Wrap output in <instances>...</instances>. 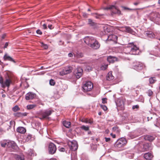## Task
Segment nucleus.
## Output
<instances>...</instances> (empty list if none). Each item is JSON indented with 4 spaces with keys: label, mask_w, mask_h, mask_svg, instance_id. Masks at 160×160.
I'll use <instances>...</instances> for the list:
<instances>
[{
    "label": "nucleus",
    "mask_w": 160,
    "mask_h": 160,
    "mask_svg": "<svg viewBox=\"0 0 160 160\" xmlns=\"http://www.w3.org/2000/svg\"><path fill=\"white\" fill-rule=\"evenodd\" d=\"M127 53L131 54L138 55L141 52L138 47L132 43H129L126 48Z\"/></svg>",
    "instance_id": "obj_1"
},
{
    "label": "nucleus",
    "mask_w": 160,
    "mask_h": 160,
    "mask_svg": "<svg viewBox=\"0 0 160 160\" xmlns=\"http://www.w3.org/2000/svg\"><path fill=\"white\" fill-rule=\"evenodd\" d=\"M11 83V78L9 76L6 77L5 80H3L2 78H0V83L2 87L3 88H5L6 87H9Z\"/></svg>",
    "instance_id": "obj_2"
},
{
    "label": "nucleus",
    "mask_w": 160,
    "mask_h": 160,
    "mask_svg": "<svg viewBox=\"0 0 160 160\" xmlns=\"http://www.w3.org/2000/svg\"><path fill=\"white\" fill-rule=\"evenodd\" d=\"M132 67L134 69L137 71H140L144 69H146V66L144 64L139 62H133Z\"/></svg>",
    "instance_id": "obj_3"
},
{
    "label": "nucleus",
    "mask_w": 160,
    "mask_h": 160,
    "mask_svg": "<svg viewBox=\"0 0 160 160\" xmlns=\"http://www.w3.org/2000/svg\"><path fill=\"white\" fill-rule=\"evenodd\" d=\"M54 111L51 109H48L44 111H41L39 113L40 115L42 116L41 118H39L41 119L47 118L48 116L50 115Z\"/></svg>",
    "instance_id": "obj_4"
},
{
    "label": "nucleus",
    "mask_w": 160,
    "mask_h": 160,
    "mask_svg": "<svg viewBox=\"0 0 160 160\" xmlns=\"http://www.w3.org/2000/svg\"><path fill=\"white\" fill-rule=\"evenodd\" d=\"M93 88V85L92 82L89 81L86 82L82 86V88L83 92H87L91 91Z\"/></svg>",
    "instance_id": "obj_5"
},
{
    "label": "nucleus",
    "mask_w": 160,
    "mask_h": 160,
    "mask_svg": "<svg viewBox=\"0 0 160 160\" xmlns=\"http://www.w3.org/2000/svg\"><path fill=\"white\" fill-rule=\"evenodd\" d=\"M127 143L126 140L124 138H121L118 139L115 144V146L117 148H121L125 146Z\"/></svg>",
    "instance_id": "obj_6"
},
{
    "label": "nucleus",
    "mask_w": 160,
    "mask_h": 160,
    "mask_svg": "<svg viewBox=\"0 0 160 160\" xmlns=\"http://www.w3.org/2000/svg\"><path fill=\"white\" fill-rule=\"evenodd\" d=\"M150 18L152 21L158 22L160 19V14L157 12H152L150 15Z\"/></svg>",
    "instance_id": "obj_7"
},
{
    "label": "nucleus",
    "mask_w": 160,
    "mask_h": 160,
    "mask_svg": "<svg viewBox=\"0 0 160 160\" xmlns=\"http://www.w3.org/2000/svg\"><path fill=\"white\" fill-rule=\"evenodd\" d=\"M105 10H110L113 13L120 14L121 11L118 10V8L115 6L111 5L104 8Z\"/></svg>",
    "instance_id": "obj_8"
},
{
    "label": "nucleus",
    "mask_w": 160,
    "mask_h": 160,
    "mask_svg": "<svg viewBox=\"0 0 160 160\" xmlns=\"http://www.w3.org/2000/svg\"><path fill=\"white\" fill-rule=\"evenodd\" d=\"M72 68L71 67H66L64 68L62 71L59 72V75L61 76H63L69 74L72 72Z\"/></svg>",
    "instance_id": "obj_9"
},
{
    "label": "nucleus",
    "mask_w": 160,
    "mask_h": 160,
    "mask_svg": "<svg viewBox=\"0 0 160 160\" xmlns=\"http://www.w3.org/2000/svg\"><path fill=\"white\" fill-rule=\"evenodd\" d=\"M68 146L70 150L73 151L77 150L78 148L77 142L75 141L69 142Z\"/></svg>",
    "instance_id": "obj_10"
},
{
    "label": "nucleus",
    "mask_w": 160,
    "mask_h": 160,
    "mask_svg": "<svg viewBox=\"0 0 160 160\" xmlns=\"http://www.w3.org/2000/svg\"><path fill=\"white\" fill-rule=\"evenodd\" d=\"M7 150L9 151H11L12 149H15L17 147L16 143L13 141L8 140Z\"/></svg>",
    "instance_id": "obj_11"
},
{
    "label": "nucleus",
    "mask_w": 160,
    "mask_h": 160,
    "mask_svg": "<svg viewBox=\"0 0 160 160\" xmlns=\"http://www.w3.org/2000/svg\"><path fill=\"white\" fill-rule=\"evenodd\" d=\"M96 38L92 37L87 36L84 38V42L89 46L92 45V42L95 40Z\"/></svg>",
    "instance_id": "obj_12"
},
{
    "label": "nucleus",
    "mask_w": 160,
    "mask_h": 160,
    "mask_svg": "<svg viewBox=\"0 0 160 160\" xmlns=\"http://www.w3.org/2000/svg\"><path fill=\"white\" fill-rule=\"evenodd\" d=\"M57 150L56 146L53 143H50L49 145L48 151L50 154H54Z\"/></svg>",
    "instance_id": "obj_13"
},
{
    "label": "nucleus",
    "mask_w": 160,
    "mask_h": 160,
    "mask_svg": "<svg viewBox=\"0 0 160 160\" xmlns=\"http://www.w3.org/2000/svg\"><path fill=\"white\" fill-rule=\"evenodd\" d=\"M36 94L32 92H29L27 93L25 96V98L27 100L36 99Z\"/></svg>",
    "instance_id": "obj_14"
},
{
    "label": "nucleus",
    "mask_w": 160,
    "mask_h": 160,
    "mask_svg": "<svg viewBox=\"0 0 160 160\" xmlns=\"http://www.w3.org/2000/svg\"><path fill=\"white\" fill-rule=\"evenodd\" d=\"M83 70L80 67H78L75 70V75L77 78H79L82 75Z\"/></svg>",
    "instance_id": "obj_15"
},
{
    "label": "nucleus",
    "mask_w": 160,
    "mask_h": 160,
    "mask_svg": "<svg viewBox=\"0 0 160 160\" xmlns=\"http://www.w3.org/2000/svg\"><path fill=\"white\" fill-rule=\"evenodd\" d=\"M107 40L108 41H112L115 43H116L117 42L118 37L117 36L115 35H110L108 36V38Z\"/></svg>",
    "instance_id": "obj_16"
},
{
    "label": "nucleus",
    "mask_w": 160,
    "mask_h": 160,
    "mask_svg": "<svg viewBox=\"0 0 160 160\" xmlns=\"http://www.w3.org/2000/svg\"><path fill=\"white\" fill-rule=\"evenodd\" d=\"M94 41L92 42V45H90V47L94 49H98L100 47V44L96 39Z\"/></svg>",
    "instance_id": "obj_17"
},
{
    "label": "nucleus",
    "mask_w": 160,
    "mask_h": 160,
    "mask_svg": "<svg viewBox=\"0 0 160 160\" xmlns=\"http://www.w3.org/2000/svg\"><path fill=\"white\" fill-rule=\"evenodd\" d=\"M152 148L150 144L146 143L143 144L142 148V151L146 152L152 149Z\"/></svg>",
    "instance_id": "obj_18"
},
{
    "label": "nucleus",
    "mask_w": 160,
    "mask_h": 160,
    "mask_svg": "<svg viewBox=\"0 0 160 160\" xmlns=\"http://www.w3.org/2000/svg\"><path fill=\"white\" fill-rule=\"evenodd\" d=\"M3 59L4 61H8L12 62L14 63L16 62V61L11 57L9 56L7 53H6L3 56Z\"/></svg>",
    "instance_id": "obj_19"
},
{
    "label": "nucleus",
    "mask_w": 160,
    "mask_h": 160,
    "mask_svg": "<svg viewBox=\"0 0 160 160\" xmlns=\"http://www.w3.org/2000/svg\"><path fill=\"white\" fill-rule=\"evenodd\" d=\"M144 157L147 160H152L153 155L150 152H147L144 154Z\"/></svg>",
    "instance_id": "obj_20"
},
{
    "label": "nucleus",
    "mask_w": 160,
    "mask_h": 160,
    "mask_svg": "<svg viewBox=\"0 0 160 160\" xmlns=\"http://www.w3.org/2000/svg\"><path fill=\"white\" fill-rule=\"evenodd\" d=\"M17 131L18 132L23 134L26 132V129L23 127H19L17 128Z\"/></svg>",
    "instance_id": "obj_21"
},
{
    "label": "nucleus",
    "mask_w": 160,
    "mask_h": 160,
    "mask_svg": "<svg viewBox=\"0 0 160 160\" xmlns=\"http://www.w3.org/2000/svg\"><path fill=\"white\" fill-rule=\"evenodd\" d=\"M113 78L114 77L112 75V72H109L107 76V80L108 81H110L112 80Z\"/></svg>",
    "instance_id": "obj_22"
},
{
    "label": "nucleus",
    "mask_w": 160,
    "mask_h": 160,
    "mask_svg": "<svg viewBox=\"0 0 160 160\" xmlns=\"http://www.w3.org/2000/svg\"><path fill=\"white\" fill-rule=\"evenodd\" d=\"M144 138L145 140L150 142H151L154 139V138L153 136L150 135H146L144 136Z\"/></svg>",
    "instance_id": "obj_23"
},
{
    "label": "nucleus",
    "mask_w": 160,
    "mask_h": 160,
    "mask_svg": "<svg viewBox=\"0 0 160 160\" xmlns=\"http://www.w3.org/2000/svg\"><path fill=\"white\" fill-rule=\"evenodd\" d=\"M8 141V140H5L2 141L0 142L1 146L2 147H6L7 148Z\"/></svg>",
    "instance_id": "obj_24"
},
{
    "label": "nucleus",
    "mask_w": 160,
    "mask_h": 160,
    "mask_svg": "<svg viewBox=\"0 0 160 160\" xmlns=\"http://www.w3.org/2000/svg\"><path fill=\"white\" fill-rule=\"evenodd\" d=\"M123 101H115V103L118 107H121L122 108L123 105Z\"/></svg>",
    "instance_id": "obj_25"
},
{
    "label": "nucleus",
    "mask_w": 160,
    "mask_h": 160,
    "mask_svg": "<svg viewBox=\"0 0 160 160\" xmlns=\"http://www.w3.org/2000/svg\"><path fill=\"white\" fill-rule=\"evenodd\" d=\"M15 158L16 160H24V156L22 155H16Z\"/></svg>",
    "instance_id": "obj_26"
},
{
    "label": "nucleus",
    "mask_w": 160,
    "mask_h": 160,
    "mask_svg": "<svg viewBox=\"0 0 160 160\" xmlns=\"http://www.w3.org/2000/svg\"><path fill=\"white\" fill-rule=\"evenodd\" d=\"M123 30L127 32L131 33L133 32L132 30L129 27L127 26L123 28Z\"/></svg>",
    "instance_id": "obj_27"
},
{
    "label": "nucleus",
    "mask_w": 160,
    "mask_h": 160,
    "mask_svg": "<svg viewBox=\"0 0 160 160\" xmlns=\"http://www.w3.org/2000/svg\"><path fill=\"white\" fill-rule=\"evenodd\" d=\"M63 125L67 128H70L71 125V122H70L64 121L63 122Z\"/></svg>",
    "instance_id": "obj_28"
},
{
    "label": "nucleus",
    "mask_w": 160,
    "mask_h": 160,
    "mask_svg": "<svg viewBox=\"0 0 160 160\" xmlns=\"http://www.w3.org/2000/svg\"><path fill=\"white\" fill-rule=\"evenodd\" d=\"M146 34L148 38H153L155 37V34L151 32H147Z\"/></svg>",
    "instance_id": "obj_29"
},
{
    "label": "nucleus",
    "mask_w": 160,
    "mask_h": 160,
    "mask_svg": "<svg viewBox=\"0 0 160 160\" xmlns=\"http://www.w3.org/2000/svg\"><path fill=\"white\" fill-rule=\"evenodd\" d=\"M88 24L91 26H94L96 25V23L91 19H88Z\"/></svg>",
    "instance_id": "obj_30"
},
{
    "label": "nucleus",
    "mask_w": 160,
    "mask_h": 160,
    "mask_svg": "<svg viewBox=\"0 0 160 160\" xmlns=\"http://www.w3.org/2000/svg\"><path fill=\"white\" fill-rule=\"evenodd\" d=\"M36 106L35 104L29 105L27 106V108L28 109H33Z\"/></svg>",
    "instance_id": "obj_31"
},
{
    "label": "nucleus",
    "mask_w": 160,
    "mask_h": 160,
    "mask_svg": "<svg viewBox=\"0 0 160 160\" xmlns=\"http://www.w3.org/2000/svg\"><path fill=\"white\" fill-rule=\"evenodd\" d=\"M149 81L150 84H153L155 82L156 80L155 79V78L153 77L150 78L149 79Z\"/></svg>",
    "instance_id": "obj_32"
},
{
    "label": "nucleus",
    "mask_w": 160,
    "mask_h": 160,
    "mask_svg": "<svg viewBox=\"0 0 160 160\" xmlns=\"http://www.w3.org/2000/svg\"><path fill=\"white\" fill-rule=\"evenodd\" d=\"M20 110V108L17 105L15 106L12 108V110L13 111L16 112Z\"/></svg>",
    "instance_id": "obj_33"
},
{
    "label": "nucleus",
    "mask_w": 160,
    "mask_h": 160,
    "mask_svg": "<svg viewBox=\"0 0 160 160\" xmlns=\"http://www.w3.org/2000/svg\"><path fill=\"white\" fill-rule=\"evenodd\" d=\"M108 67V64L102 65L101 67V69L102 70H105Z\"/></svg>",
    "instance_id": "obj_34"
},
{
    "label": "nucleus",
    "mask_w": 160,
    "mask_h": 160,
    "mask_svg": "<svg viewBox=\"0 0 160 160\" xmlns=\"http://www.w3.org/2000/svg\"><path fill=\"white\" fill-rule=\"evenodd\" d=\"M81 128L85 130L86 131H87L89 130V127L88 126H86L84 125L82 126L81 127Z\"/></svg>",
    "instance_id": "obj_35"
},
{
    "label": "nucleus",
    "mask_w": 160,
    "mask_h": 160,
    "mask_svg": "<svg viewBox=\"0 0 160 160\" xmlns=\"http://www.w3.org/2000/svg\"><path fill=\"white\" fill-rule=\"evenodd\" d=\"M77 55L76 56V55L74 54V57H76L77 58H79L81 57H82L83 56V55L82 53H79L77 54Z\"/></svg>",
    "instance_id": "obj_36"
},
{
    "label": "nucleus",
    "mask_w": 160,
    "mask_h": 160,
    "mask_svg": "<svg viewBox=\"0 0 160 160\" xmlns=\"http://www.w3.org/2000/svg\"><path fill=\"white\" fill-rule=\"evenodd\" d=\"M55 83V82L54 81V80L51 79L49 81V84L51 85H54Z\"/></svg>",
    "instance_id": "obj_37"
},
{
    "label": "nucleus",
    "mask_w": 160,
    "mask_h": 160,
    "mask_svg": "<svg viewBox=\"0 0 160 160\" xmlns=\"http://www.w3.org/2000/svg\"><path fill=\"white\" fill-rule=\"evenodd\" d=\"M9 124H10V125L9 126V128H8V130L9 129H10L11 128L12 126L13 125L15 124V122L13 121H11L10 122Z\"/></svg>",
    "instance_id": "obj_38"
},
{
    "label": "nucleus",
    "mask_w": 160,
    "mask_h": 160,
    "mask_svg": "<svg viewBox=\"0 0 160 160\" xmlns=\"http://www.w3.org/2000/svg\"><path fill=\"white\" fill-rule=\"evenodd\" d=\"M112 57L111 56H110L108 57L107 59L108 62H113V60L112 59Z\"/></svg>",
    "instance_id": "obj_39"
},
{
    "label": "nucleus",
    "mask_w": 160,
    "mask_h": 160,
    "mask_svg": "<svg viewBox=\"0 0 160 160\" xmlns=\"http://www.w3.org/2000/svg\"><path fill=\"white\" fill-rule=\"evenodd\" d=\"M23 115V114H22L20 112H17L14 114V115L15 116L18 117H20Z\"/></svg>",
    "instance_id": "obj_40"
},
{
    "label": "nucleus",
    "mask_w": 160,
    "mask_h": 160,
    "mask_svg": "<svg viewBox=\"0 0 160 160\" xmlns=\"http://www.w3.org/2000/svg\"><path fill=\"white\" fill-rule=\"evenodd\" d=\"M100 107L102 108L104 111H106L107 110L108 108L107 107L104 105H100Z\"/></svg>",
    "instance_id": "obj_41"
},
{
    "label": "nucleus",
    "mask_w": 160,
    "mask_h": 160,
    "mask_svg": "<svg viewBox=\"0 0 160 160\" xmlns=\"http://www.w3.org/2000/svg\"><path fill=\"white\" fill-rule=\"evenodd\" d=\"M32 138V135L31 134H28L27 138L26 140H27L28 141L29 140H30Z\"/></svg>",
    "instance_id": "obj_42"
},
{
    "label": "nucleus",
    "mask_w": 160,
    "mask_h": 160,
    "mask_svg": "<svg viewBox=\"0 0 160 160\" xmlns=\"http://www.w3.org/2000/svg\"><path fill=\"white\" fill-rule=\"evenodd\" d=\"M41 45H42V47H43V48H44L45 49H47L48 48V45L46 44H44L42 42Z\"/></svg>",
    "instance_id": "obj_43"
},
{
    "label": "nucleus",
    "mask_w": 160,
    "mask_h": 160,
    "mask_svg": "<svg viewBox=\"0 0 160 160\" xmlns=\"http://www.w3.org/2000/svg\"><path fill=\"white\" fill-rule=\"evenodd\" d=\"M150 55H154V56H156V57H158L159 56V54L158 53H157L155 52H151L150 53Z\"/></svg>",
    "instance_id": "obj_44"
},
{
    "label": "nucleus",
    "mask_w": 160,
    "mask_h": 160,
    "mask_svg": "<svg viewBox=\"0 0 160 160\" xmlns=\"http://www.w3.org/2000/svg\"><path fill=\"white\" fill-rule=\"evenodd\" d=\"M81 121L82 122L88 123V120L87 118H83L82 119Z\"/></svg>",
    "instance_id": "obj_45"
},
{
    "label": "nucleus",
    "mask_w": 160,
    "mask_h": 160,
    "mask_svg": "<svg viewBox=\"0 0 160 160\" xmlns=\"http://www.w3.org/2000/svg\"><path fill=\"white\" fill-rule=\"evenodd\" d=\"M48 28H49L50 29H52L54 27L52 26V24H49L48 23Z\"/></svg>",
    "instance_id": "obj_46"
},
{
    "label": "nucleus",
    "mask_w": 160,
    "mask_h": 160,
    "mask_svg": "<svg viewBox=\"0 0 160 160\" xmlns=\"http://www.w3.org/2000/svg\"><path fill=\"white\" fill-rule=\"evenodd\" d=\"M139 108V106L138 105H136L133 106L132 107V108L133 109H138Z\"/></svg>",
    "instance_id": "obj_47"
},
{
    "label": "nucleus",
    "mask_w": 160,
    "mask_h": 160,
    "mask_svg": "<svg viewBox=\"0 0 160 160\" xmlns=\"http://www.w3.org/2000/svg\"><path fill=\"white\" fill-rule=\"evenodd\" d=\"M59 151L61 152H64L65 151H67V150H66V149L63 148H60Z\"/></svg>",
    "instance_id": "obj_48"
},
{
    "label": "nucleus",
    "mask_w": 160,
    "mask_h": 160,
    "mask_svg": "<svg viewBox=\"0 0 160 160\" xmlns=\"http://www.w3.org/2000/svg\"><path fill=\"white\" fill-rule=\"evenodd\" d=\"M48 24V23L46 24H44L42 25L43 28L44 29H46L47 28V25Z\"/></svg>",
    "instance_id": "obj_49"
},
{
    "label": "nucleus",
    "mask_w": 160,
    "mask_h": 160,
    "mask_svg": "<svg viewBox=\"0 0 160 160\" xmlns=\"http://www.w3.org/2000/svg\"><path fill=\"white\" fill-rule=\"evenodd\" d=\"M86 69L88 71L91 70L92 68L90 66H88L86 67Z\"/></svg>",
    "instance_id": "obj_50"
},
{
    "label": "nucleus",
    "mask_w": 160,
    "mask_h": 160,
    "mask_svg": "<svg viewBox=\"0 0 160 160\" xmlns=\"http://www.w3.org/2000/svg\"><path fill=\"white\" fill-rule=\"evenodd\" d=\"M36 32L37 34H39L40 35H41L42 34V32L40 30H38L36 31Z\"/></svg>",
    "instance_id": "obj_51"
},
{
    "label": "nucleus",
    "mask_w": 160,
    "mask_h": 160,
    "mask_svg": "<svg viewBox=\"0 0 160 160\" xmlns=\"http://www.w3.org/2000/svg\"><path fill=\"white\" fill-rule=\"evenodd\" d=\"M82 15L83 17L86 18H87L88 17V14L87 13L84 12L83 13Z\"/></svg>",
    "instance_id": "obj_52"
},
{
    "label": "nucleus",
    "mask_w": 160,
    "mask_h": 160,
    "mask_svg": "<svg viewBox=\"0 0 160 160\" xmlns=\"http://www.w3.org/2000/svg\"><path fill=\"white\" fill-rule=\"evenodd\" d=\"M118 128L117 127H115L112 128V129L113 131H116L118 129Z\"/></svg>",
    "instance_id": "obj_53"
},
{
    "label": "nucleus",
    "mask_w": 160,
    "mask_h": 160,
    "mask_svg": "<svg viewBox=\"0 0 160 160\" xmlns=\"http://www.w3.org/2000/svg\"><path fill=\"white\" fill-rule=\"evenodd\" d=\"M148 95L149 96H151L152 95V94L153 92L151 90H149L148 91Z\"/></svg>",
    "instance_id": "obj_54"
},
{
    "label": "nucleus",
    "mask_w": 160,
    "mask_h": 160,
    "mask_svg": "<svg viewBox=\"0 0 160 160\" xmlns=\"http://www.w3.org/2000/svg\"><path fill=\"white\" fill-rule=\"evenodd\" d=\"M105 138V141L106 142H109L110 140V138Z\"/></svg>",
    "instance_id": "obj_55"
},
{
    "label": "nucleus",
    "mask_w": 160,
    "mask_h": 160,
    "mask_svg": "<svg viewBox=\"0 0 160 160\" xmlns=\"http://www.w3.org/2000/svg\"><path fill=\"white\" fill-rule=\"evenodd\" d=\"M111 135L113 138H115L116 137V135L115 134H113L112 133H111Z\"/></svg>",
    "instance_id": "obj_56"
},
{
    "label": "nucleus",
    "mask_w": 160,
    "mask_h": 160,
    "mask_svg": "<svg viewBox=\"0 0 160 160\" xmlns=\"http://www.w3.org/2000/svg\"><path fill=\"white\" fill-rule=\"evenodd\" d=\"M68 56L70 57H72L73 56V55L72 53H70L68 54Z\"/></svg>",
    "instance_id": "obj_57"
},
{
    "label": "nucleus",
    "mask_w": 160,
    "mask_h": 160,
    "mask_svg": "<svg viewBox=\"0 0 160 160\" xmlns=\"http://www.w3.org/2000/svg\"><path fill=\"white\" fill-rule=\"evenodd\" d=\"M8 42H6L5 44V46H4V48H7V46H8Z\"/></svg>",
    "instance_id": "obj_58"
},
{
    "label": "nucleus",
    "mask_w": 160,
    "mask_h": 160,
    "mask_svg": "<svg viewBox=\"0 0 160 160\" xmlns=\"http://www.w3.org/2000/svg\"><path fill=\"white\" fill-rule=\"evenodd\" d=\"M92 123V121L91 120H88V123H89L90 124H91Z\"/></svg>",
    "instance_id": "obj_59"
},
{
    "label": "nucleus",
    "mask_w": 160,
    "mask_h": 160,
    "mask_svg": "<svg viewBox=\"0 0 160 160\" xmlns=\"http://www.w3.org/2000/svg\"><path fill=\"white\" fill-rule=\"evenodd\" d=\"M6 36V34H3L2 36V39H4L5 37Z\"/></svg>",
    "instance_id": "obj_60"
},
{
    "label": "nucleus",
    "mask_w": 160,
    "mask_h": 160,
    "mask_svg": "<svg viewBox=\"0 0 160 160\" xmlns=\"http://www.w3.org/2000/svg\"><path fill=\"white\" fill-rule=\"evenodd\" d=\"M120 130L118 128V129L117 130H116V132H117V133H119L120 132Z\"/></svg>",
    "instance_id": "obj_61"
},
{
    "label": "nucleus",
    "mask_w": 160,
    "mask_h": 160,
    "mask_svg": "<svg viewBox=\"0 0 160 160\" xmlns=\"http://www.w3.org/2000/svg\"><path fill=\"white\" fill-rule=\"evenodd\" d=\"M95 14L96 15L95 17L96 18H99V16L98 15V14L96 13Z\"/></svg>",
    "instance_id": "obj_62"
},
{
    "label": "nucleus",
    "mask_w": 160,
    "mask_h": 160,
    "mask_svg": "<svg viewBox=\"0 0 160 160\" xmlns=\"http://www.w3.org/2000/svg\"><path fill=\"white\" fill-rule=\"evenodd\" d=\"M102 103L103 104L107 103V101H102Z\"/></svg>",
    "instance_id": "obj_63"
},
{
    "label": "nucleus",
    "mask_w": 160,
    "mask_h": 160,
    "mask_svg": "<svg viewBox=\"0 0 160 160\" xmlns=\"http://www.w3.org/2000/svg\"><path fill=\"white\" fill-rule=\"evenodd\" d=\"M49 160H57L56 158H52L50 159Z\"/></svg>",
    "instance_id": "obj_64"
}]
</instances>
